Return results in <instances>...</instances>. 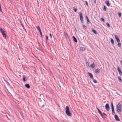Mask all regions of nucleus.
Here are the masks:
<instances>
[{
	"mask_svg": "<svg viewBox=\"0 0 122 122\" xmlns=\"http://www.w3.org/2000/svg\"><path fill=\"white\" fill-rule=\"evenodd\" d=\"M118 16H119V17H120V18L121 17V13L120 12H119L118 13Z\"/></svg>",
	"mask_w": 122,
	"mask_h": 122,
	"instance_id": "cd10ccee",
	"label": "nucleus"
},
{
	"mask_svg": "<svg viewBox=\"0 0 122 122\" xmlns=\"http://www.w3.org/2000/svg\"><path fill=\"white\" fill-rule=\"evenodd\" d=\"M0 11L1 12H2V10L1 9V6H0Z\"/></svg>",
	"mask_w": 122,
	"mask_h": 122,
	"instance_id": "ea45409f",
	"label": "nucleus"
},
{
	"mask_svg": "<svg viewBox=\"0 0 122 122\" xmlns=\"http://www.w3.org/2000/svg\"><path fill=\"white\" fill-rule=\"evenodd\" d=\"M90 67L92 68H94L95 67V65L94 63H93L92 64H91L90 65Z\"/></svg>",
	"mask_w": 122,
	"mask_h": 122,
	"instance_id": "ddd939ff",
	"label": "nucleus"
},
{
	"mask_svg": "<svg viewBox=\"0 0 122 122\" xmlns=\"http://www.w3.org/2000/svg\"><path fill=\"white\" fill-rule=\"evenodd\" d=\"M21 25H22V26L23 28L24 29V30H25V32H26V33H27V31L26 30V29L25 28L23 25V24H21Z\"/></svg>",
	"mask_w": 122,
	"mask_h": 122,
	"instance_id": "b1692460",
	"label": "nucleus"
},
{
	"mask_svg": "<svg viewBox=\"0 0 122 122\" xmlns=\"http://www.w3.org/2000/svg\"><path fill=\"white\" fill-rule=\"evenodd\" d=\"M104 114H105V113H103Z\"/></svg>",
	"mask_w": 122,
	"mask_h": 122,
	"instance_id": "de8ad7c7",
	"label": "nucleus"
},
{
	"mask_svg": "<svg viewBox=\"0 0 122 122\" xmlns=\"http://www.w3.org/2000/svg\"><path fill=\"white\" fill-rule=\"evenodd\" d=\"M83 26L85 29H86L87 28V27L85 25H83Z\"/></svg>",
	"mask_w": 122,
	"mask_h": 122,
	"instance_id": "f704fd0d",
	"label": "nucleus"
},
{
	"mask_svg": "<svg viewBox=\"0 0 122 122\" xmlns=\"http://www.w3.org/2000/svg\"><path fill=\"white\" fill-rule=\"evenodd\" d=\"M92 31L94 33L96 34H97V31L93 29H92Z\"/></svg>",
	"mask_w": 122,
	"mask_h": 122,
	"instance_id": "a211bd4d",
	"label": "nucleus"
},
{
	"mask_svg": "<svg viewBox=\"0 0 122 122\" xmlns=\"http://www.w3.org/2000/svg\"><path fill=\"white\" fill-rule=\"evenodd\" d=\"M122 106L121 104L118 103L117 106V111L118 113L120 112L121 111Z\"/></svg>",
	"mask_w": 122,
	"mask_h": 122,
	"instance_id": "f257e3e1",
	"label": "nucleus"
},
{
	"mask_svg": "<svg viewBox=\"0 0 122 122\" xmlns=\"http://www.w3.org/2000/svg\"><path fill=\"white\" fill-rule=\"evenodd\" d=\"M96 0H95L94 2V4H96Z\"/></svg>",
	"mask_w": 122,
	"mask_h": 122,
	"instance_id": "79ce46f5",
	"label": "nucleus"
},
{
	"mask_svg": "<svg viewBox=\"0 0 122 122\" xmlns=\"http://www.w3.org/2000/svg\"><path fill=\"white\" fill-rule=\"evenodd\" d=\"M23 81L25 82L26 81V77L25 76H24L23 77Z\"/></svg>",
	"mask_w": 122,
	"mask_h": 122,
	"instance_id": "393cba45",
	"label": "nucleus"
},
{
	"mask_svg": "<svg viewBox=\"0 0 122 122\" xmlns=\"http://www.w3.org/2000/svg\"><path fill=\"white\" fill-rule=\"evenodd\" d=\"M87 74L89 75L91 78L93 79V75L91 73L88 72L87 73Z\"/></svg>",
	"mask_w": 122,
	"mask_h": 122,
	"instance_id": "9d476101",
	"label": "nucleus"
},
{
	"mask_svg": "<svg viewBox=\"0 0 122 122\" xmlns=\"http://www.w3.org/2000/svg\"><path fill=\"white\" fill-rule=\"evenodd\" d=\"M117 77H118V79L119 80V81L121 82H122V80L121 79V77H120L119 76H117Z\"/></svg>",
	"mask_w": 122,
	"mask_h": 122,
	"instance_id": "412c9836",
	"label": "nucleus"
},
{
	"mask_svg": "<svg viewBox=\"0 0 122 122\" xmlns=\"http://www.w3.org/2000/svg\"><path fill=\"white\" fill-rule=\"evenodd\" d=\"M96 108H97V109L99 113L100 114V115L104 119H105V117L103 116L101 112L100 111V110L97 108V107H96Z\"/></svg>",
	"mask_w": 122,
	"mask_h": 122,
	"instance_id": "39448f33",
	"label": "nucleus"
},
{
	"mask_svg": "<svg viewBox=\"0 0 122 122\" xmlns=\"http://www.w3.org/2000/svg\"><path fill=\"white\" fill-rule=\"evenodd\" d=\"M114 117L116 120L117 121H120V120L119 119L118 117V116L116 115H115L114 116Z\"/></svg>",
	"mask_w": 122,
	"mask_h": 122,
	"instance_id": "1a4fd4ad",
	"label": "nucleus"
},
{
	"mask_svg": "<svg viewBox=\"0 0 122 122\" xmlns=\"http://www.w3.org/2000/svg\"><path fill=\"white\" fill-rule=\"evenodd\" d=\"M114 36L117 42H120V40L118 36L116 35H115Z\"/></svg>",
	"mask_w": 122,
	"mask_h": 122,
	"instance_id": "6e6552de",
	"label": "nucleus"
},
{
	"mask_svg": "<svg viewBox=\"0 0 122 122\" xmlns=\"http://www.w3.org/2000/svg\"><path fill=\"white\" fill-rule=\"evenodd\" d=\"M117 70L120 76L122 75V72L120 68L119 67H117Z\"/></svg>",
	"mask_w": 122,
	"mask_h": 122,
	"instance_id": "0eeeda50",
	"label": "nucleus"
},
{
	"mask_svg": "<svg viewBox=\"0 0 122 122\" xmlns=\"http://www.w3.org/2000/svg\"><path fill=\"white\" fill-rule=\"evenodd\" d=\"M87 20V23L89 24L90 23V21L89 20Z\"/></svg>",
	"mask_w": 122,
	"mask_h": 122,
	"instance_id": "4c0bfd02",
	"label": "nucleus"
},
{
	"mask_svg": "<svg viewBox=\"0 0 122 122\" xmlns=\"http://www.w3.org/2000/svg\"><path fill=\"white\" fill-rule=\"evenodd\" d=\"M86 19H87V18H88V17L87 16H86Z\"/></svg>",
	"mask_w": 122,
	"mask_h": 122,
	"instance_id": "c03bdc74",
	"label": "nucleus"
},
{
	"mask_svg": "<svg viewBox=\"0 0 122 122\" xmlns=\"http://www.w3.org/2000/svg\"><path fill=\"white\" fill-rule=\"evenodd\" d=\"M4 37H5V38L7 37V36L4 33L2 34Z\"/></svg>",
	"mask_w": 122,
	"mask_h": 122,
	"instance_id": "bb28decb",
	"label": "nucleus"
},
{
	"mask_svg": "<svg viewBox=\"0 0 122 122\" xmlns=\"http://www.w3.org/2000/svg\"><path fill=\"white\" fill-rule=\"evenodd\" d=\"M105 3L108 6H109L110 5V4L108 1H106L105 2Z\"/></svg>",
	"mask_w": 122,
	"mask_h": 122,
	"instance_id": "dca6fc26",
	"label": "nucleus"
},
{
	"mask_svg": "<svg viewBox=\"0 0 122 122\" xmlns=\"http://www.w3.org/2000/svg\"><path fill=\"white\" fill-rule=\"evenodd\" d=\"M92 80H93V81L94 83H97V80L95 79H94V78H93V79H92Z\"/></svg>",
	"mask_w": 122,
	"mask_h": 122,
	"instance_id": "c756f323",
	"label": "nucleus"
},
{
	"mask_svg": "<svg viewBox=\"0 0 122 122\" xmlns=\"http://www.w3.org/2000/svg\"><path fill=\"white\" fill-rule=\"evenodd\" d=\"M100 70L99 69H97L95 70V72L96 74H97L100 72Z\"/></svg>",
	"mask_w": 122,
	"mask_h": 122,
	"instance_id": "9b49d317",
	"label": "nucleus"
},
{
	"mask_svg": "<svg viewBox=\"0 0 122 122\" xmlns=\"http://www.w3.org/2000/svg\"><path fill=\"white\" fill-rule=\"evenodd\" d=\"M46 40H48V36H46Z\"/></svg>",
	"mask_w": 122,
	"mask_h": 122,
	"instance_id": "e433bc0d",
	"label": "nucleus"
},
{
	"mask_svg": "<svg viewBox=\"0 0 122 122\" xmlns=\"http://www.w3.org/2000/svg\"><path fill=\"white\" fill-rule=\"evenodd\" d=\"M79 16H80V19L81 22L82 23H83V18L82 13L81 12L80 13Z\"/></svg>",
	"mask_w": 122,
	"mask_h": 122,
	"instance_id": "7ed1b4c3",
	"label": "nucleus"
},
{
	"mask_svg": "<svg viewBox=\"0 0 122 122\" xmlns=\"http://www.w3.org/2000/svg\"><path fill=\"white\" fill-rule=\"evenodd\" d=\"M0 11L1 12H2V10L1 9V6H0Z\"/></svg>",
	"mask_w": 122,
	"mask_h": 122,
	"instance_id": "58836bf2",
	"label": "nucleus"
},
{
	"mask_svg": "<svg viewBox=\"0 0 122 122\" xmlns=\"http://www.w3.org/2000/svg\"><path fill=\"white\" fill-rule=\"evenodd\" d=\"M101 20L103 22H104L105 21L104 19L102 18H101Z\"/></svg>",
	"mask_w": 122,
	"mask_h": 122,
	"instance_id": "473e14b6",
	"label": "nucleus"
},
{
	"mask_svg": "<svg viewBox=\"0 0 122 122\" xmlns=\"http://www.w3.org/2000/svg\"><path fill=\"white\" fill-rule=\"evenodd\" d=\"M111 42L112 44V45H114V41L113 39L112 38L111 39Z\"/></svg>",
	"mask_w": 122,
	"mask_h": 122,
	"instance_id": "4be33fe9",
	"label": "nucleus"
},
{
	"mask_svg": "<svg viewBox=\"0 0 122 122\" xmlns=\"http://www.w3.org/2000/svg\"><path fill=\"white\" fill-rule=\"evenodd\" d=\"M66 115L68 116H71V113L69 111V108L68 106H66Z\"/></svg>",
	"mask_w": 122,
	"mask_h": 122,
	"instance_id": "f03ea898",
	"label": "nucleus"
},
{
	"mask_svg": "<svg viewBox=\"0 0 122 122\" xmlns=\"http://www.w3.org/2000/svg\"><path fill=\"white\" fill-rule=\"evenodd\" d=\"M39 32L40 33V35L41 37V38H42L43 37H42V32H41V30Z\"/></svg>",
	"mask_w": 122,
	"mask_h": 122,
	"instance_id": "2f4dec72",
	"label": "nucleus"
},
{
	"mask_svg": "<svg viewBox=\"0 0 122 122\" xmlns=\"http://www.w3.org/2000/svg\"><path fill=\"white\" fill-rule=\"evenodd\" d=\"M118 43V46L119 47H121V43L120 42H117Z\"/></svg>",
	"mask_w": 122,
	"mask_h": 122,
	"instance_id": "5701e85b",
	"label": "nucleus"
},
{
	"mask_svg": "<svg viewBox=\"0 0 122 122\" xmlns=\"http://www.w3.org/2000/svg\"><path fill=\"white\" fill-rule=\"evenodd\" d=\"M64 35L66 39H69V37L68 35L66 32H64Z\"/></svg>",
	"mask_w": 122,
	"mask_h": 122,
	"instance_id": "f8f14e48",
	"label": "nucleus"
},
{
	"mask_svg": "<svg viewBox=\"0 0 122 122\" xmlns=\"http://www.w3.org/2000/svg\"><path fill=\"white\" fill-rule=\"evenodd\" d=\"M116 93L117 94V95H119L120 96H121V95H120L118 93H117V92H116Z\"/></svg>",
	"mask_w": 122,
	"mask_h": 122,
	"instance_id": "37998d69",
	"label": "nucleus"
},
{
	"mask_svg": "<svg viewBox=\"0 0 122 122\" xmlns=\"http://www.w3.org/2000/svg\"><path fill=\"white\" fill-rule=\"evenodd\" d=\"M80 50L81 51H84L85 50V48L84 47H80Z\"/></svg>",
	"mask_w": 122,
	"mask_h": 122,
	"instance_id": "2eb2a0df",
	"label": "nucleus"
},
{
	"mask_svg": "<svg viewBox=\"0 0 122 122\" xmlns=\"http://www.w3.org/2000/svg\"><path fill=\"white\" fill-rule=\"evenodd\" d=\"M73 38L74 41L76 43H77V41L76 38L74 36H73Z\"/></svg>",
	"mask_w": 122,
	"mask_h": 122,
	"instance_id": "4468645a",
	"label": "nucleus"
},
{
	"mask_svg": "<svg viewBox=\"0 0 122 122\" xmlns=\"http://www.w3.org/2000/svg\"><path fill=\"white\" fill-rule=\"evenodd\" d=\"M87 63L88 64V62H86V64H87Z\"/></svg>",
	"mask_w": 122,
	"mask_h": 122,
	"instance_id": "a18cd8bd",
	"label": "nucleus"
},
{
	"mask_svg": "<svg viewBox=\"0 0 122 122\" xmlns=\"http://www.w3.org/2000/svg\"><path fill=\"white\" fill-rule=\"evenodd\" d=\"M73 10L75 12H77V10L76 8H74Z\"/></svg>",
	"mask_w": 122,
	"mask_h": 122,
	"instance_id": "72a5a7b5",
	"label": "nucleus"
},
{
	"mask_svg": "<svg viewBox=\"0 0 122 122\" xmlns=\"http://www.w3.org/2000/svg\"><path fill=\"white\" fill-rule=\"evenodd\" d=\"M50 37L51 38H52V36H51V34H50Z\"/></svg>",
	"mask_w": 122,
	"mask_h": 122,
	"instance_id": "a19ab883",
	"label": "nucleus"
},
{
	"mask_svg": "<svg viewBox=\"0 0 122 122\" xmlns=\"http://www.w3.org/2000/svg\"><path fill=\"white\" fill-rule=\"evenodd\" d=\"M20 114L21 115V116L23 118H24V116L23 115V113L21 112H20Z\"/></svg>",
	"mask_w": 122,
	"mask_h": 122,
	"instance_id": "c85d7f7f",
	"label": "nucleus"
},
{
	"mask_svg": "<svg viewBox=\"0 0 122 122\" xmlns=\"http://www.w3.org/2000/svg\"><path fill=\"white\" fill-rule=\"evenodd\" d=\"M106 24L108 27L109 28L110 27V25L108 23H107Z\"/></svg>",
	"mask_w": 122,
	"mask_h": 122,
	"instance_id": "7c9ffc66",
	"label": "nucleus"
},
{
	"mask_svg": "<svg viewBox=\"0 0 122 122\" xmlns=\"http://www.w3.org/2000/svg\"><path fill=\"white\" fill-rule=\"evenodd\" d=\"M25 86L28 88H30V85L28 84H26L25 85Z\"/></svg>",
	"mask_w": 122,
	"mask_h": 122,
	"instance_id": "6ab92c4d",
	"label": "nucleus"
},
{
	"mask_svg": "<svg viewBox=\"0 0 122 122\" xmlns=\"http://www.w3.org/2000/svg\"><path fill=\"white\" fill-rule=\"evenodd\" d=\"M85 3H86V5L87 6H88V4L87 2L86 1H85Z\"/></svg>",
	"mask_w": 122,
	"mask_h": 122,
	"instance_id": "c9c22d12",
	"label": "nucleus"
},
{
	"mask_svg": "<svg viewBox=\"0 0 122 122\" xmlns=\"http://www.w3.org/2000/svg\"><path fill=\"white\" fill-rule=\"evenodd\" d=\"M107 10V7L105 6H104V7H103V10L105 11L106 10Z\"/></svg>",
	"mask_w": 122,
	"mask_h": 122,
	"instance_id": "a878e982",
	"label": "nucleus"
},
{
	"mask_svg": "<svg viewBox=\"0 0 122 122\" xmlns=\"http://www.w3.org/2000/svg\"><path fill=\"white\" fill-rule=\"evenodd\" d=\"M105 107V108L106 110L107 111H109L110 110V107L109 104L108 103L106 104Z\"/></svg>",
	"mask_w": 122,
	"mask_h": 122,
	"instance_id": "423d86ee",
	"label": "nucleus"
},
{
	"mask_svg": "<svg viewBox=\"0 0 122 122\" xmlns=\"http://www.w3.org/2000/svg\"><path fill=\"white\" fill-rule=\"evenodd\" d=\"M86 19L87 20H89L88 18H87V19Z\"/></svg>",
	"mask_w": 122,
	"mask_h": 122,
	"instance_id": "49530a36",
	"label": "nucleus"
},
{
	"mask_svg": "<svg viewBox=\"0 0 122 122\" xmlns=\"http://www.w3.org/2000/svg\"><path fill=\"white\" fill-rule=\"evenodd\" d=\"M0 31L2 34L4 33V31L3 30V29L2 28L0 29Z\"/></svg>",
	"mask_w": 122,
	"mask_h": 122,
	"instance_id": "f3484780",
	"label": "nucleus"
},
{
	"mask_svg": "<svg viewBox=\"0 0 122 122\" xmlns=\"http://www.w3.org/2000/svg\"><path fill=\"white\" fill-rule=\"evenodd\" d=\"M36 27L37 29L39 31L41 30L39 26H36Z\"/></svg>",
	"mask_w": 122,
	"mask_h": 122,
	"instance_id": "aec40b11",
	"label": "nucleus"
},
{
	"mask_svg": "<svg viewBox=\"0 0 122 122\" xmlns=\"http://www.w3.org/2000/svg\"><path fill=\"white\" fill-rule=\"evenodd\" d=\"M112 111V115H113L115 113L114 109V106L113 103L112 102L111 103Z\"/></svg>",
	"mask_w": 122,
	"mask_h": 122,
	"instance_id": "20e7f679",
	"label": "nucleus"
}]
</instances>
